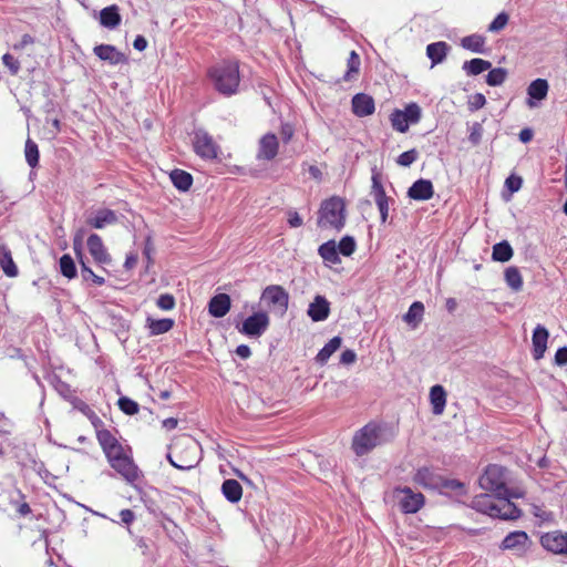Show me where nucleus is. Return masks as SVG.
Returning <instances> with one entry per match:
<instances>
[{"mask_svg": "<svg viewBox=\"0 0 567 567\" xmlns=\"http://www.w3.org/2000/svg\"><path fill=\"white\" fill-rule=\"evenodd\" d=\"M207 75L220 95L230 97L239 92L240 72L237 60H224L210 66Z\"/></svg>", "mask_w": 567, "mask_h": 567, "instance_id": "obj_1", "label": "nucleus"}, {"mask_svg": "<svg viewBox=\"0 0 567 567\" xmlns=\"http://www.w3.org/2000/svg\"><path fill=\"white\" fill-rule=\"evenodd\" d=\"M506 470L497 464H491L481 475L478 483L482 489L493 493L496 496L522 497L523 493L511 489L506 486Z\"/></svg>", "mask_w": 567, "mask_h": 567, "instance_id": "obj_2", "label": "nucleus"}, {"mask_svg": "<svg viewBox=\"0 0 567 567\" xmlns=\"http://www.w3.org/2000/svg\"><path fill=\"white\" fill-rule=\"evenodd\" d=\"M318 226L341 230L346 224V204L342 198L332 196L323 200L318 212Z\"/></svg>", "mask_w": 567, "mask_h": 567, "instance_id": "obj_3", "label": "nucleus"}, {"mask_svg": "<svg viewBox=\"0 0 567 567\" xmlns=\"http://www.w3.org/2000/svg\"><path fill=\"white\" fill-rule=\"evenodd\" d=\"M381 443V429L373 423H369L360 429L352 439V450L358 456H363L371 452Z\"/></svg>", "mask_w": 567, "mask_h": 567, "instance_id": "obj_4", "label": "nucleus"}, {"mask_svg": "<svg viewBox=\"0 0 567 567\" xmlns=\"http://www.w3.org/2000/svg\"><path fill=\"white\" fill-rule=\"evenodd\" d=\"M422 117V110L417 103H409L404 110L394 109L390 114L391 126L394 131L405 133L410 125L417 124Z\"/></svg>", "mask_w": 567, "mask_h": 567, "instance_id": "obj_5", "label": "nucleus"}, {"mask_svg": "<svg viewBox=\"0 0 567 567\" xmlns=\"http://www.w3.org/2000/svg\"><path fill=\"white\" fill-rule=\"evenodd\" d=\"M179 445L185 447V456L176 454V458H174L173 455L168 453L166 457L171 465L174 466L175 468L182 471H189L194 468L199 462L197 457V451L199 449L198 444L190 437H184L181 442L175 444V449Z\"/></svg>", "mask_w": 567, "mask_h": 567, "instance_id": "obj_6", "label": "nucleus"}, {"mask_svg": "<svg viewBox=\"0 0 567 567\" xmlns=\"http://www.w3.org/2000/svg\"><path fill=\"white\" fill-rule=\"evenodd\" d=\"M193 148L196 155L203 159H216L219 152V145L213 136L204 128H195L193 132Z\"/></svg>", "mask_w": 567, "mask_h": 567, "instance_id": "obj_7", "label": "nucleus"}, {"mask_svg": "<svg viewBox=\"0 0 567 567\" xmlns=\"http://www.w3.org/2000/svg\"><path fill=\"white\" fill-rule=\"evenodd\" d=\"M393 494L399 508L404 514H415L424 506V495L421 492H414L411 487H395Z\"/></svg>", "mask_w": 567, "mask_h": 567, "instance_id": "obj_8", "label": "nucleus"}, {"mask_svg": "<svg viewBox=\"0 0 567 567\" xmlns=\"http://www.w3.org/2000/svg\"><path fill=\"white\" fill-rule=\"evenodd\" d=\"M110 465L114 468L127 483L134 484L140 478L138 467L133 460L124 453L122 449L120 453H115L107 457Z\"/></svg>", "mask_w": 567, "mask_h": 567, "instance_id": "obj_9", "label": "nucleus"}, {"mask_svg": "<svg viewBox=\"0 0 567 567\" xmlns=\"http://www.w3.org/2000/svg\"><path fill=\"white\" fill-rule=\"evenodd\" d=\"M269 324V316L264 311H258L247 317L238 331L248 338H260L267 331Z\"/></svg>", "mask_w": 567, "mask_h": 567, "instance_id": "obj_10", "label": "nucleus"}, {"mask_svg": "<svg viewBox=\"0 0 567 567\" xmlns=\"http://www.w3.org/2000/svg\"><path fill=\"white\" fill-rule=\"evenodd\" d=\"M532 542L524 530L511 532L503 539L499 548L503 550H512L517 556H524L530 548Z\"/></svg>", "mask_w": 567, "mask_h": 567, "instance_id": "obj_11", "label": "nucleus"}, {"mask_svg": "<svg viewBox=\"0 0 567 567\" xmlns=\"http://www.w3.org/2000/svg\"><path fill=\"white\" fill-rule=\"evenodd\" d=\"M371 179H372L371 195H372V197L378 206V209L380 212L381 223L384 224L388 220L389 202L391 199L385 194V190L381 183V176L378 172L373 171Z\"/></svg>", "mask_w": 567, "mask_h": 567, "instance_id": "obj_12", "label": "nucleus"}, {"mask_svg": "<svg viewBox=\"0 0 567 567\" xmlns=\"http://www.w3.org/2000/svg\"><path fill=\"white\" fill-rule=\"evenodd\" d=\"M540 545L547 551L567 557V532L553 530L540 536Z\"/></svg>", "mask_w": 567, "mask_h": 567, "instance_id": "obj_13", "label": "nucleus"}, {"mask_svg": "<svg viewBox=\"0 0 567 567\" xmlns=\"http://www.w3.org/2000/svg\"><path fill=\"white\" fill-rule=\"evenodd\" d=\"M261 300L285 313L289 305V293L279 285H270L262 290Z\"/></svg>", "mask_w": 567, "mask_h": 567, "instance_id": "obj_14", "label": "nucleus"}, {"mask_svg": "<svg viewBox=\"0 0 567 567\" xmlns=\"http://www.w3.org/2000/svg\"><path fill=\"white\" fill-rule=\"evenodd\" d=\"M118 220L117 215L110 208H99L87 214L85 223L94 229H103L106 226L114 225Z\"/></svg>", "mask_w": 567, "mask_h": 567, "instance_id": "obj_15", "label": "nucleus"}, {"mask_svg": "<svg viewBox=\"0 0 567 567\" xmlns=\"http://www.w3.org/2000/svg\"><path fill=\"white\" fill-rule=\"evenodd\" d=\"M496 509L497 513H494L493 518L501 519H517L522 516V511L511 502L512 498H516L515 496H496Z\"/></svg>", "mask_w": 567, "mask_h": 567, "instance_id": "obj_16", "label": "nucleus"}, {"mask_svg": "<svg viewBox=\"0 0 567 567\" xmlns=\"http://www.w3.org/2000/svg\"><path fill=\"white\" fill-rule=\"evenodd\" d=\"M86 245L95 262L100 265L111 264L112 258L107 252L101 236L97 234H91L87 238Z\"/></svg>", "mask_w": 567, "mask_h": 567, "instance_id": "obj_17", "label": "nucleus"}, {"mask_svg": "<svg viewBox=\"0 0 567 567\" xmlns=\"http://www.w3.org/2000/svg\"><path fill=\"white\" fill-rule=\"evenodd\" d=\"M413 481L424 488L440 489L442 476L430 467L423 466L416 471Z\"/></svg>", "mask_w": 567, "mask_h": 567, "instance_id": "obj_18", "label": "nucleus"}, {"mask_svg": "<svg viewBox=\"0 0 567 567\" xmlns=\"http://www.w3.org/2000/svg\"><path fill=\"white\" fill-rule=\"evenodd\" d=\"M352 112L358 117L372 115L375 111V103L371 95L357 93L351 100Z\"/></svg>", "mask_w": 567, "mask_h": 567, "instance_id": "obj_19", "label": "nucleus"}, {"mask_svg": "<svg viewBox=\"0 0 567 567\" xmlns=\"http://www.w3.org/2000/svg\"><path fill=\"white\" fill-rule=\"evenodd\" d=\"M93 51L99 59L106 61L112 65L127 63V56L118 51L114 45L100 44L96 45Z\"/></svg>", "mask_w": 567, "mask_h": 567, "instance_id": "obj_20", "label": "nucleus"}, {"mask_svg": "<svg viewBox=\"0 0 567 567\" xmlns=\"http://www.w3.org/2000/svg\"><path fill=\"white\" fill-rule=\"evenodd\" d=\"M307 315L315 322L324 321L330 315V302L324 296L317 295L310 302Z\"/></svg>", "mask_w": 567, "mask_h": 567, "instance_id": "obj_21", "label": "nucleus"}, {"mask_svg": "<svg viewBox=\"0 0 567 567\" xmlns=\"http://www.w3.org/2000/svg\"><path fill=\"white\" fill-rule=\"evenodd\" d=\"M279 150V142L275 134L267 133L259 141L257 157L259 159L272 161Z\"/></svg>", "mask_w": 567, "mask_h": 567, "instance_id": "obj_22", "label": "nucleus"}, {"mask_svg": "<svg viewBox=\"0 0 567 567\" xmlns=\"http://www.w3.org/2000/svg\"><path fill=\"white\" fill-rule=\"evenodd\" d=\"M548 338V330L544 326L537 324L532 336V354L535 360H540L544 357L547 349Z\"/></svg>", "mask_w": 567, "mask_h": 567, "instance_id": "obj_23", "label": "nucleus"}, {"mask_svg": "<svg viewBox=\"0 0 567 567\" xmlns=\"http://www.w3.org/2000/svg\"><path fill=\"white\" fill-rule=\"evenodd\" d=\"M434 195L433 184L430 179L420 178L408 189V196L414 200H429Z\"/></svg>", "mask_w": 567, "mask_h": 567, "instance_id": "obj_24", "label": "nucleus"}, {"mask_svg": "<svg viewBox=\"0 0 567 567\" xmlns=\"http://www.w3.org/2000/svg\"><path fill=\"white\" fill-rule=\"evenodd\" d=\"M230 307V297L227 293H217L208 302V313L214 318H223L229 312Z\"/></svg>", "mask_w": 567, "mask_h": 567, "instance_id": "obj_25", "label": "nucleus"}, {"mask_svg": "<svg viewBox=\"0 0 567 567\" xmlns=\"http://www.w3.org/2000/svg\"><path fill=\"white\" fill-rule=\"evenodd\" d=\"M549 91V84L547 80L545 79H536L532 81L527 87V105L529 107H535L537 104L534 102L536 101H543L547 97Z\"/></svg>", "mask_w": 567, "mask_h": 567, "instance_id": "obj_26", "label": "nucleus"}, {"mask_svg": "<svg viewBox=\"0 0 567 567\" xmlns=\"http://www.w3.org/2000/svg\"><path fill=\"white\" fill-rule=\"evenodd\" d=\"M95 430H96V439H97L101 447L103 449L106 457H109L115 453H120V451L123 447L109 430H104L102 427L95 429Z\"/></svg>", "mask_w": 567, "mask_h": 567, "instance_id": "obj_27", "label": "nucleus"}, {"mask_svg": "<svg viewBox=\"0 0 567 567\" xmlns=\"http://www.w3.org/2000/svg\"><path fill=\"white\" fill-rule=\"evenodd\" d=\"M121 21L122 17L116 4L105 7L100 11V23L107 29H115Z\"/></svg>", "mask_w": 567, "mask_h": 567, "instance_id": "obj_28", "label": "nucleus"}, {"mask_svg": "<svg viewBox=\"0 0 567 567\" xmlns=\"http://www.w3.org/2000/svg\"><path fill=\"white\" fill-rule=\"evenodd\" d=\"M430 401L432 404V412L435 415H441L444 412L446 404V391L441 384H435L430 390Z\"/></svg>", "mask_w": 567, "mask_h": 567, "instance_id": "obj_29", "label": "nucleus"}, {"mask_svg": "<svg viewBox=\"0 0 567 567\" xmlns=\"http://www.w3.org/2000/svg\"><path fill=\"white\" fill-rule=\"evenodd\" d=\"M221 494L229 503L236 504L241 499L243 487L238 481L227 478L221 484Z\"/></svg>", "mask_w": 567, "mask_h": 567, "instance_id": "obj_30", "label": "nucleus"}, {"mask_svg": "<svg viewBox=\"0 0 567 567\" xmlns=\"http://www.w3.org/2000/svg\"><path fill=\"white\" fill-rule=\"evenodd\" d=\"M175 321L169 318L153 319L148 317L146 319V328L148 329V336L155 337L168 332L173 329Z\"/></svg>", "mask_w": 567, "mask_h": 567, "instance_id": "obj_31", "label": "nucleus"}, {"mask_svg": "<svg viewBox=\"0 0 567 567\" xmlns=\"http://www.w3.org/2000/svg\"><path fill=\"white\" fill-rule=\"evenodd\" d=\"M472 508L483 514H487L493 517L494 513H497L496 502L493 501L492 496L488 494L476 495L472 499Z\"/></svg>", "mask_w": 567, "mask_h": 567, "instance_id": "obj_32", "label": "nucleus"}, {"mask_svg": "<svg viewBox=\"0 0 567 567\" xmlns=\"http://www.w3.org/2000/svg\"><path fill=\"white\" fill-rule=\"evenodd\" d=\"M450 50V45L444 41L433 42L426 47V55L431 60L432 65L442 63Z\"/></svg>", "mask_w": 567, "mask_h": 567, "instance_id": "obj_33", "label": "nucleus"}, {"mask_svg": "<svg viewBox=\"0 0 567 567\" xmlns=\"http://www.w3.org/2000/svg\"><path fill=\"white\" fill-rule=\"evenodd\" d=\"M0 267L6 276L14 278L18 276V267L14 264L11 251L6 245L0 244Z\"/></svg>", "mask_w": 567, "mask_h": 567, "instance_id": "obj_34", "label": "nucleus"}, {"mask_svg": "<svg viewBox=\"0 0 567 567\" xmlns=\"http://www.w3.org/2000/svg\"><path fill=\"white\" fill-rule=\"evenodd\" d=\"M173 185L181 192H187L193 185V176L190 173L175 168L169 174Z\"/></svg>", "mask_w": 567, "mask_h": 567, "instance_id": "obj_35", "label": "nucleus"}, {"mask_svg": "<svg viewBox=\"0 0 567 567\" xmlns=\"http://www.w3.org/2000/svg\"><path fill=\"white\" fill-rule=\"evenodd\" d=\"M342 339L339 336L331 338L323 348L318 352L316 362L324 365L330 357L341 347Z\"/></svg>", "mask_w": 567, "mask_h": 567, "instance_id": "obj_36", "label": "nucleus"}, {"mask_svg": "<svg viewBox=\"0 0 567 567\" xmlns=\"http://www.w3.org/2000/svg\"><path fill=\"white\" fill-rule=\"evenodd\" d=\"M461 45L463 49L468 50L473 53L483 54L486 52L485 37L477 33L464 37L461 40Z\"/></svg>", "mask_w": 567, "mask_h": 567, "instance_id": "obj_37", "label": "nucleus"}, {"mask_svg": "<svg viewBox=\"0 0 567 567\" xmlns=\"http://www.w3.org/2000/svg\"><path fill=\"white\" fill-rule=\"evenodd\" d=\"M318 254L324 261H327L331 265H336L341 261L339 254H338L337 244L334 240H328V241L323 243L322 245H320L319 249H318Z\"/></svg>", "mask_w": 567, "mask_h": 567, "instance_id": "obj_38", "label": "nucleus"}, {"mask_svg": "<svg viewBox=\"0 0 567 567\" xmlns=\"http://www.w3.org/2000/svg\"><path fill=\"white\" fill-rule=\"evenodd\" d=\"M491 68L492 63L489 61L480 58H474L470 61H465L462 66L463 71H465V73L471 76L478 75L489 70Z\"/></svg>", "mask_w": 567, "mask_h": 567, "instance_id": "obj_39", "label": "nucleus"}, {"mask_svg": "<svg viewBox=\"0 0 567 567\" xmlns=\"http://www.w3.org/2000/svg\"><path fill=\"white\" fill-rule=\"evenodd\" d=\"M73 406L90 420L94 429H100L104 425L101 417L84 401L75 399L73 401Z\"/></svg>", "mask_w": 567, "mask_h": 567, "instance_id": "obj_40", "label": "nucleus"}, {"mask_svg": "<svg viewBox=\"0 0 567 567\" xmlns=\"http://www.w3.org/2000/svg\"><path fill=\"white\" fill-rule=\"evenodd\" d=\"M424 315V305L421 301H414L408 312L403 316V320L415 328L423 318Z\"/></svg>", "mask_w": 567, "mask_h": 567, "instance_id": "obj_41", "label": "nucleus"}, {"mask_svg": "<svg viewBox=\"0 0 567 567\" xmlns=\"http://www.w3.org/2000/svg\"><path fill=\"white\" fill-rule=\"evenodd\" d=\"M513 248L507 240L499 241L493 246L492 258L495 261L506 262L513 257Z\"/></svg>", "mask_w": 567, "mask_h": 567, "instance_id": "obj_42", "label": "nucleus"}, {"mask_svg": "<svg viewBox=\"0 0 567 567\" xmlns=\"http://www.w3.org/2000/svg\"><path fill=\"white\" fill-rule=\"evenodd\" d=\"M506 285L514 291L523 288V278L517 267H508L504 272Z\"/></svg>", "mask_w": 567, "mask_h": 567, "instance_id": "obj_43", "label": "nucleus"}, {"mask_svg": "<svg viewBox=\"0 0 567 567\" xmlns=\"http://www.w3.org/2000/svg\"><path fill=\"white\" fill-rule=\"evenodd\" d=\"M24 156H25V161L30 167L34 168L38 166L39 157H40L39 147H38V144L30 137H28L25 141Z\"/></svg>", "mask_w": 567, "mask_h": 567, "instance_id": "obj_44", "label": "nucleus"}, {"mask_svg": "<svg viewBox=\"0 0 567 567\" xmlns=\"http://www.w3.org/2000/svg\"><path fill=\"white\" fill-rule=\"evenodd\" d=\"M59 265H60V271L64 277H66L68 279H73L76 277V275H78L76 266H75L73 258L70 255H68V254L63 255L60 258Z\"/></svg>", "mask_w": 567, "mask_h": 567, "instance_id": "obj_45", "label": "nucleus"}, {"mask_svg": "<svg viewBox=\"0 0 567 567\" xmlns=\"http://www.w3.org/2000/svg\"><path fill=\"white\" fill-rule=\"evenodd\" d=\"M507 76V71L504 68H495L489 69V72L486 75V83L489 86H498L502 85Z\"/></svg>", "mask_w": 567, "mask_h": 567, "instance_id": "obj_46", "label": "nucleus"}, {"mask_svg": "<svg viewBox=\"0 0 567 567\" xmlns=\"http://www.w3.org/2000/svg\"><path fill=\"white\" fill-rule=\"evenodd\" d=\"M117 405L126 415H135L140 411L138 403L128 396H121L117 401Z\"/></svg>", "mask_w": 567, "mask_h": 567, "instance_id": "obj_47", "label": "nucleus"}, {"mask_svg": "<svg viewBox=\"0 0 567 567\" xmlns=\"http://www.w3.org/2000/svg\"><path fill=\"white\" fill-rule=\"evenodd\" d=\"M355 240L351 236H344L341 238L339 244L337 245L338 254L343 256H351L355 250Z\"/></svg>", "mask_w": 567, "mask_h": 567, "instance_id": "obj_48", "label": "nucleus"}, {"mask_svg": "<svg viewBox=\"0 0 567 567\" xmlns=\"http://www.w3.org/2000/svg\"><path fill=\"white\" fill-rule=\"evenodd\" d=\"M347 65H348V70L346 72V74L343 75V79L346 81H349L352 78L351 74L358 73L359 69H360V58L355 51H351Z\"/></svg>", "mask_w": 567, "mask_h": 567, "instance_id": "obj_49", "label": "nucleus"}, {"mask_svg": "<svg viewBox=\"0 0 567 567\" xmlns=\"http://www.w3.org/2000/svg\"><path fill=\"white\" fill-rule=\"evenodd\" d=\"M508 19L509 17L506 12L498 13L489 23L487 30L493 33L499 32L506 27Z\"/></svg>", "mask_w": 567, "mask_h": 567, "instance_id": "obj_50", "label": "nucleus"}, {"mask_svg": "<svg viewBox=\"0 0 567 567\" xmlns=\"http://www.w3.org/2000/svg\"><path fill=\"white\" fill-rule=\"evenodd\" d=\"M419 153L415 148L403 152L396 158V164L403 167H409L417 159Z\"/></svg>", "mask_w": 567, "mask_h": 567, "instance_id": "obj_51", "label": "nucleus"}, {"mask_svg": "<svg viewBox=\"0 0 567 567\" xmlns=\"http://www.w3.org/2000/svg\"><path fill=\"white\" fill-rule=\"evenodd\" d=\"M483 132L484 128L482 123L475 122L472 124V126L470 127L468 141L473 146H477L481 143Z\"/></svg>", "mask_w": 567, "mask_h": 567, "instance_id": "obj_52", "label": "nucleus"}, {"mask_svg": "<svg viewBox=\"0 0 567 567\" xmlns=\"http://www.w3.org/2000/svg\"><path fill=\"white\" fill-rule=\"evenodd\" d=\"M486 104V97L482 93L472 94L468 97L467 107L471 112H475Z\"/></svg>", "mask_w": 567, "mask_h": 567, "instance_id": "obj_53", "label": "nucleus"}, {"mask_svg": "<svg viewBox=\"0 0 567 567\" xmlns=\"http://www.w3.org/2000/svg\"><path fill=\"white\" fill-rule=\"evenodd\" d=\"M156 306L165 311L172 310L175 307V298L171 293H163L157 298Z\"/></svg>", "mask_w": 567, "mask_h": 567, "instance_id": "obj_54", "label": "nucleus"}, {"mask_svg": "<svg viewBox=\"0 0 567 567\" xmlns=\"http://www.w3.org/2000/svg\"><path fill=\"white\" fill-rule=\"evenodd\" d=\"M443 488L451 489V491L462 494V493H464L465 486L458 480H450V478H444L442 476V486H440V489H443Z\"/></svg>", "mask_w": 567, "mask_h": 567, "instance_id": "obj_55", "label": "nucleus"}, {"mask_svg": "<svg viewBox=\"0 0 567 567\" xmlns=\"http://www.w3.org/2000/svg\"><path fill=\"white\" fill-rule=\"evenodd\" d=\"M2 63L9 69L12 75H16L20 70V62L10 53L3 54Z\"/></svg>", "mask_w": 567, "mask_h": 567, "instance_id": "obj_56", "label": "nucleus"}, {"mask_svg": "<svg viewBox=\"0 0 567 567\" xmlns=\"http://www.w3.org/2000/svg\"><path fill=\"white\" fill-rule=\"evenodd\" d=\"M81 276L83 280H92L97 286H102L105 284V279L101 276L95 275L90 267H83V274Z\"/></svg>", "mask_w": 567, "mask_h": 567, "instance_id": "obj_57", "label": "nucleus"}, {"mask_svg": "<svg viewBox=\"0 0 567 567\" xmlns=\"http://www.w3.org/2000/svg\"><path fill=\"white\" fill-rule=\"evenodd\" d=\"M523 179L519 176H509L505 181V186L511 190L512 193L518 192L522 187Z\"/></svg>", "mask_w": 567, "mask_h": 567, "instance_id": "obj_58", "label": "nucleus"}, {"mask_svg": "<svg viewBox=\"0 0 567 567\" xmlns=\"http://www.w3.org/2000/svg\"><path fill=\"white\" fill-rule=\"evenodd\" d=\"M293 134H295V128L291 124H289V123L281 124L280 135H281V140L285 144H287L291 141V138L293 137Z\"/></svg>", "mask_w": 567, "mask_h": 567, "instance_id": "obj_59", "label": "nucleus"}, {"mask_svg": "<svg viewBox=\"0 0 567 567\" xmlns=\"http://www.w3.org/2000/svg\"><path fill=\"white\" fill-rule=\"evenodd\" d=\"M554 362L558 367L567 365V347H561L556 351Z\"/></svg>", "mask_w": 567, "mask_h": 567, "instance_id": "obj_60", "label": "nucleus"}, {"mask_svg": "<svg viewBox=\"0 0 567 567\" xmlns=\"http://www.w3.org/2000/svg\"><path fill=\"white\" fill-rule=\"evenodd\" d=\"M288 224L291 228H297L303 224V220L296 210H289L288 212Z\"/></svg>", "mask_w": 567, "mask_h": 567, "instance_id": "obj_61", "label": "nucleus"}, {"mask_svg": "<svg viewBox=\"0 0 567 567\" xmlns=\"http://www.w3.org/2000/svg\"><path fill=\"white\" fill-rule=\"evenodd\" d=\"M84 230L79 229L73 238V249L75 251V255H81L82 252V241H83Z\"/></svg>", "mask_w": 567, "mask_h": 567, "instance_id": "obj_62", "label": "nucleus"}, {"mask_svg": "<svg viewBox=\"0 0 567 567\" xmlns=\"http://www.w3.org/2000/svg\"><path fill=\"white\" fill-rule=\"evenodd\" d=\"M357 360V354L353 350L347 349L340 355V363L342 364H352Z\"/></svg>", "mask_w": 567, "mask_h": 567, "instance_id": "obj_63", "label": "nucleus"}, {"mask_svg": "<svg viewBox=\"0 0 567 567\" xmlns=\"http://www.w3.org/2000/svg\"><path fill=\"white\" fill-rule=\"evenodd\" d=\"M121 522L125 525H130L135 519V514L132 509L125 508L118 513Z\"/></svg>", "mask_w": 567, "mask_h": 567, "instance_id": "obj_64", "label": "nucleus"}]
</instances>
